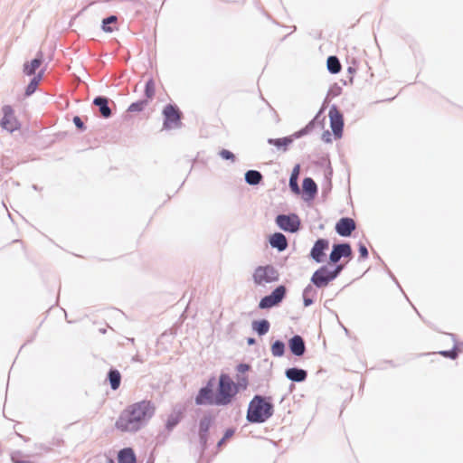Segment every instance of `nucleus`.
<instances>
[{"instance_id": "obj_1", "label": "nucleus", "mask_w": 463, "mask_h": 463, "mask_svg": "<svg viewBox=\"0 0 463 463\" xmlns=\"http://www.w3.org/2000/svg\"><path fill=\"white\" fill-rule=\"evenodd\" d=\"M155 412L156 407L152 401L135 402L121 411L115 427L123 432H137L148 422Z\"/></svg>"}, {"instance_id": "obj_2", "label": "nucleus", "mask_w": 463, "mask_h": 463, "mask_svg": "<svg viewBox=\"0 0 463 463\" xmlns=\"http://www.w3.org/2000/svg\"><path fill=\"white\" fill-rule=\"evenodd\" d=\"M274 414V404L270 396L256 394L248 405L246 420L249 423L266 422Z\"/></svg>"}, {"instance_id": "obj_3", "label": "nucleus", "mask_w": 463, "mask_h": 463, "mask_svg": "<svg viewBox=\"0 0 463 463\" xmlns=\"http://www.w3.org/2000/svg\"><path fill=\"white\" fill-rule=\"evenodd\" d=\"M238 394V390L234 386V381L225 373L219 376L217 388L215 391L218 406H227L231 404Z\"/></svg>"}, {"instance_id": "obj_4", "label": "nucleus", "mask_w": 463, "mask_h": 463, "mask_svg": "<svg viewBox=\"0 0 463 463\" xmlns=\"http://www.w3.org/2000/svg\"><path fill=\"white\" fill-rule=\"evenodd\" d=\"M215 420L216 417L211 411H206L199 420L197 435L201 455L209 448L210 430L215 423Z\"/></svg>"}, {"instance_id": "obj_5", "label": "nucleus", "mask_w": 463, "mask_h": 463, "mask_svg": "<svg viewBox=\"0 0 463 463\" xmlns=\"http://www.w3.org/2000/svg\"><path fill=\"white\" fill-rule=\"evenodd\" d=\"M163 129L170 130L182 127L183 113L176 104H166L162 111Z\"/></svg>"}, {"instance_id": "obj_6", "label": "nucleus", "mask_w": 463, "mask_h": 463, "mask_svg": "<svg viewBox=\"0 0 463 463\" xmlns=\"http://www.w3.org/2000/svg\"><path fill=\"white\" fill-rule=\"evenodd\" d=\"M214 384L215 377L212 376L206 383L198 390V392L194 397V403L197 406H218L214 392Z\"/></svg>"}, {"instance_id": "obj_7", "label": "nucleus", "mask_w": 463, "mask_h": 463, "mask_svg": "<svg viewBox=\"0 0 463 463\" xmlns=\"http://www.w3.org/2000/svg\"><path fill=\"white\" fill-rule=\"evenodd\" d=\"M252 279L256 285L272 283L279 279V273L273 265L267 264L258 266L252 274Z\"/></svg>"}, {"instance_id": "obj_8", "label": "nucleus", "mask_w": 463, "mask_h": 463, "mask_svg": "<svg viewBox=\"0 0 463 463\" xmlns=\"http://www.w3.org/2000/svg\"><path fill=\"white\" fill-rule=\"evenodd\" d=\"M286 296V286L279 285L269 294L260 298L258 307L260 309H269L278 307L285 299Z\"/></svg>"}, {"instance_id": "obj_9", "label": "nucleus", "mask_w": 463, "mask_h": 463, "mask_svg": "<svg viewBox=\"0 0 463 463\" xmlns=\"http://www.w3.org/2000/svg\"><path fill=\"white\" fill-rule=\"evenodd\" d=\"M275 223L280 230L289 233L298 232L301 228L300 218L295 213L278 214L275 218Z\"/></svg>"}, {"instance_id": "obj_10", "label": "nucleus", "mask_w": 463, "mask_h": 463, "mask_svg": "<svg viewBox=\"0 0 463 463\" xmlns=\"http://www.w3.org/2000/svg\"><path fill=\"white\" fill-rule=\"evenodd\" d=\"M3 117L0 119V127L9 133L19 130L22 127L21 122L14 115V109L11 105H4L1 109Z\"/></svg>"}, {"instance_id": "obj_11", "label": "nucleus", "mask_w": 463, "mask_h": 463, "mask_svg": "<svg viewBox=\"0 0 463 463\" xmlns=\"http://www.w3.org/2000/svg\"><path fill=\"white\" fill-rule=\"evenodd\" d=\"M353 257L354 253L350 242H335L329 254L328 264H336L342 258L351 260Z\"/></svg>"}, {"instance_id": "obj_12", "label": "nucleus", "mask_w": 463, "mask_h": 463, "mask_svg": "<svg viewBox=\"0 0 463 463\" xmlns=\"http://www.w3.org/2000/svg\"><path fill=\"white\" fill-rule=\"evenodd\" d=\"M330 128L335 139L341 138L343 136L345 121L343 113L335 104L329 108L328 112Z\"/></svg>"}, {"instance_id": "obj_13", "label": "nucleus", "mask_w": 463, "mask_h": 463, "mask_svg": "<svg viewBox=\"0 0 463 463\" xmlns=\"http://www.w3.org/2000/svg\"><path fill=\"white\" fill-rule=\"evenodd\" d=\"M334 280L335 279L330 272L328 265L320 266L317 270H315L310 279V282L317 288H324Z\"/></svg>"}, {"instance_id": "obj_14", "label": "nucleus", "mask_w": 463, "mask_h": 463, "mask_svg": "<svg viewBox=\"0 0 463 463\" xmlns=\"http://www.w3.org/2000/svg\"><path fill=\"white\" fill-rule=\"evenodd\" d=\"M329 249V240L318 238L313 244L308 257L316 263H323L326 258V250Z\"/></svg>"}, {"instance_id": "obj_15", "label": "nucleus", "mask_w": 463, "mask_h": 463, "mask_svg": "<svg viewBox=\"0 0 463 463\" xmlns=\"http://www.w3.org/2000/svg\"><path fill=\"white\" fill-rule=\"evenodd\" d=\"M186 407L182 403H176L172 412L167 416L165 428L167 432L173 431L184 418Z\"/></svg>"}, {"instance_id": "obj_16", "label": "nucleus", "mask_w": 463, "mask_h": 463, "mask_svg": "<svg viewBox=\"0 0 463 463\" xmlns=\"http://www.w3.org/2000/svg\"><path fill=\"white\" fill-rule=\"evenodd\" d=\"M356 230V222L351 217H342L340 218L335 225V232L345 238L351 237L352 233Z\"/></svg>"}, {"instance_id": "obj_17", "label": "nucleus", "mask_w": 463, "mask_h": 463, "mask_svg": "<svg viewBox=\"0 0 463 463\" xmlns=\"http://www.w3.org/2000/svg\"><path fill=\"white\" fill-rule=\"evenodd\" d=\"M288 346L292 355L301 357L307 351L306 342L299 335H294L288 341Z\"/></svg>"}, {"instance_id": "obj_18", "label": "nucleus", "mask_w": 463, "mask_h": 463, "mask_svg": "<svg viewBox=\"0 0 463 463\" xmlns=\"http://www.w3.org/2000/svg\"><path fill=\"white\" fill-rule=\"evenodd\" d=\"M302 198L305 202H312L318 192L317 183L311 177H305L302 181Z\"/></svg>"}, {"instance_id": "obj_19", "label": "nucleus", "mask_w": 463, "mask_h": 463, "mask_svg": "<svg viewBox=\"0 0 463 463\" xmlns=\"http://www.w3.org/2000/svg\"><path fill=\"white\" fill-rule=\"evenodd\" d=\"M110 99L106 96H97L93 99L92 104L98 107L100 116L103 118H109L113 116V112L109 108Z\"/></svg>"}, {"instance_id": "obj_20", "label": "nucleus", "mask_w": 463, "mask_h": 463, "mask_svg": "<svg viewBox=\"0 0 463 463\" xmlns=\"http://www.w3.org/2000/svg\"><path fill=\"white\" fill-rule=\"evenodd\" d=\"M268 241L270 247L276 249L279 252L286 250L288 247L287 237L279 232L270 234L268 238Z\"/></svg>"}, {"instance_id": "obj_21", "label": "nucleus", "mask_w": 463, "mask_h": 463, "mask_svg": "<svg viewBox=\"0 0 463 463\" xmlns=\"http://www.w3.org/2000/svg\"><path fill=\"white\" fill-rule=\"evenodd\" d=\"M43 62V54L41 51L37 52L35 57L30 61H26L24 64L23 71L27 76H34L36 75V71Z\"/></svg>"}, {"instance_id": "obj_22", "label": "nucleus", "mask_w": 463, "mask_h": 463, "mask_svg": "<svg viewBox=\"0 0 463 463\" xmlns=\"http://www.w3.org/2000/svg\"><path fill=\"white\" fill-rule=\"evenodd\" d=\"M285 376L292 383H303L307 378V371L297 366L285 370Z\"/></svg>"}, {"instance_id": "obj_23", "label": "nucleus", "mask_w": 463, "mask_h": 463, "mask_svg": "<svg viewBox=\"0 0 463 463\" xmlns=\"http://www.w3.org/2000/svg\"><path fill=\"white\" fill-rule=\"evenodd\" d=\"M121 380L120 372L114 367L109 368L106 375V382L109 383L112 391H117L120 387Z\"/></svg>"}, {"instance_id": "obj_24", "label": "nucleus", "mask_w": 463, "mask_h": 463, "mask_svg": "<svg viewBox=\"0 0 463 463\" xmlns=\"http://www.w3.org/2000/svg\"><path fill=\"white\" fill-rule=\"evenodd\" d=\"M118 463H137L135 450L131 447H126L118 452Z\"/></svg>"}, {"instance_id": "obj_25", "label": "nucleus", "mask_w": 463, "mask_h": 463, "mask_svg": "<svg viewBox=\"0 0 463 463\" xmlns=\"http://www.w3.org/2000/svg\"><path fill=\"white\" fill-rule=\"evenodd\" d=\"M267 142L269 145L274 146L277 150L283 153L287 152L292 145L291 138H289L288 136L279 138L269 137Z\"/></svg>"}, {"instance_id": "obj_26", "label": "nucleus", "mask_w": 463, "mask_h": 463, "mask_svg": "<svg viewBox=\"0 0 463 463\" xmlns=\"http://www.w3.org/2000/svg\"><path fill=\"white\" fill-rule=\"evenodd\" d=\"M299 173H300V165L297 164L294 165V167L291 171L290 176H289V180H288L289 189L295 194H300V193H301V190L298 185Z\"/></svg>"}, {"instance_id": "obj_27", "label": "nucleus", "mask_w": 463, "mask_h": 463, "mask_svg": "<svg viewBox=\"0 0 463 463\" xmlns=\"http://www.w3.org/2000/svg\"><path fill=\"white\" fill-rule=\"evenodd\" d=\"M44 75V70H41L36 75H34L30 82L27 84L24 90V97L28 98L32 96L37 90L40 81L43 80Z\"/></svg>"}, {"instance_id": "obj_28", "label": "nucleus", "mask_w": 463, "mask_h": 463, "mask_svg": "<svg viewBox=\"0 0 463 463\" xmlns=\"http://www.w3.org/2000/svg\"><path fill=\"white\" fill-rule=\"evenodd\" d=\"M315 288L316 287L310 283L303 289L302 298L304 307H307L314 304L317 295V291Z\"/></svg>"}, {"instance_id": "obj_29", "label": "nucleus", "mask_w": 463, "mask_h": 463, "mask_svg": "<svg viewBox=\"0 0 463 463\" xmlns=\"http://www.w3.org/2000/svg\"><path fill=\"white\" fill-rule=\"evenodd\" d=\"M252 330L259 335H265L270 328V323L266 318L256 319L251 323Z\"/></svg>"}, {"instance_id": "obj_30", "label": "nucleus", "mask_w": 463, "mask_h": 463, "mask_svg": "<svg viewBox=\"0 0 463 463\" xmlns=\"http://www.w3.org/2000/svg\"><path fill=\"white\" fill-rule=\"evenodd\" d=\"M244 180L246 184L256 186L260 184L263 180L262 174L258 170L250 169L244 174Z\"/></svg>"}, {"instance_id": "obj_31", "label": "nucleus", "mask_w": 463, "mask_h": 463, "mask_svg": "<svg viewBox=\"0 0 463 463\" xmlns=\"http://www.w3.org/2000/svg\"><path fill=\"white\" fill-rule=\"evenodd\" d=\"M449 335L452 337V339L454 341V346L449 350L439 351L438 354L445 358H449L450 360H456L458 357L459 353H461L462 350L458 349L459 344L456 340V335L449 334Z\"/></svg>"}, {"instance_id": "obj_32", "label": "nucleus", "mask_w": 463, "mask_h": 463, "mask_svg": "<svg viewBox=\"0 0 463 463\" xmlns=\"http://www.w3.org/2000/svg\"><path fill=\"white\" fill-rule=\"evenodd\" d=\"M326 69L330 74H337L342 70V64L336 55H329L326 59Z\"/></svg>"}, {"instance_id": "obj_33", "label": "nucleus", "mask_w": 463, "mask_h": 463, "mask_svg": "<svg viewBox=\"0 0 463 463\" xmlns=\"http://www.w3.org/2000/svg\"><path fill=\"white\" fill-rule=\"evenodd\" d=\"M270 352L275 357H282L286 352V344L280 339L274 340L270 344Z\"/></svg>"}, {"instance_id": "obj_34", "label": "nucleus", "mask_w": 463, "mask_h": 463, "mask_svg": "<svg viewBox=\"0 0 463 463\" xmlns=\"http://www.w3.org/2000/svg\"><path fill=\"white\" fill-rule=\"evenodd\" d=\"M118 22V16L115 14H110L101 21V30L104 33H113L115 30H117V27L111 26L112 24H116Z\"/></svg>"}, {"instance_id": "obj_35", "label": "nucleus", "mask_w": 463, "mask_h": 463, "mask_svg": "<svg viewBox=\"0 0 463 463\" xmlns=\"http://www.w3.org/2000/svg\"><path fill=\"white\" fill-rule=\"evenodd\" d=\"M155 94H156L155 81L152 78H150L146 81V84H145V90H144L145 99H147L148 101L153 99V98L155 97Z\"/></svg>"}, {"instance_id": "obj_36", "label": "nucleus", "mask_w": 463, "mask_h": 463, "mask_svg": "<svg viewBox=\"0 0 463 463\" xmlns=\"http://www.w3.org/2000/svg\"><path fill=\"white\" fill-rule=\"evenodd\" d=\"M149 101L147 99H140L135 102H132L128 108V112H142L145 108L148 105Z\"/></svg>"}, {"instance_id": "obj_37", "label": "nucleus", "mask_w": 463, "mask_h": 463, "mask_svg": "<svg viewBox=\"0 0 463 463\" xmlns=\"http://www.w3.org/2000/svg\"><path fill=\"white\" fill-rule=\"evenodd\" d=\"M312 130V124H307L304 128L289 135L288 137L291 138V142L293 143L295 140L309 134Z\"/></svg>"}, {"instance_id": "obj_38", "label": "nucleus", "mask_w": 463, "mask_h": 463, "mask_svg": "<svg viewBox=\"0 0 463 463\" xmlns=\"http://www.w3.org/2000/svg\"><path fill=\"white\" fill-rule=\"evenodd\" d=\"M236 382H234V386L238 390V393L240 391H244L249 386V378L246 375L236 374L235 376Z\"/></svg>"}, {"instance_id": "obj_39", "label": "nucleus", "mask_w": 463, "mask_h": 463, "mask_svg": "<svg viewBox=\"0 0 463 463\" xmlns=\"http://www.w3.org/2000/svg\"><path fill=\"white\" fill-rule=\"evenodd\" d=\"M235 433V429L234 428H227L224 432H223V436L222 437V439H219V441L217 442V449H220L222 448V446L225 445L226 441L231 439Z\"/></svg>"}, {"instance_id": "obj_40", "label": "nucleus", "mask_w": 463, "mask_h": 463, "mask_svg": "<svg viewBox=\"0 0 463 463\" xmlns=\"http://www.w3.org/2000/svg\"><path fill=\"white\" fill-rule=\"evenodd\" d=\"M331 265L334 266V268L330 269V272H331L334 279H335L336 278L339 277V275L342 273V271L345 269V263L336 262V264H331Z\"/></svg>"}, {"instance_id": "obj_41", "label": "nucleus", "mask_w": 463, "mask_h": 463, "mask_svg": "<svg viewBox=\"0 0 463 463\" xmlns=\"http://www.w3.org/2000/svg\"><path fill=\"white\" fill-rule=\"evenodd\" d=\"M322 113H323V109H321L317 114L316 116L307 123V124H312V127H313V129L317 126V125H320L322 128L324 127V120H325V118H321L322 116Z\"/></svg>"}, {"instance_id": "obj_42", "label": "nucleus", "mask_w": 463, "mask_h": 463, "mask_svg": "<svg viewBox=\"0 0 463 463\" xmlns=\"http://www.w3.org/2000/svg\"><path fill=\"white\" fill-rule=\"evenodd\" d=\"M357 246H358V252H359L358 260L361 261V260H366L369 256V251H368L367 247L362 241H359Z\"/></svg>"}, {"instance_id": "obj_43", "label": "nucleus", "mask_w": 463, "mask_h": 463, "mask_svg": "<svg viewBox=\"0 0 463 463\" xmlns=\"http://www.w3.org/2000/svg\"><path fill=\"white\" fill-rule=\"evenodd\" d=\"M219 156L223 160H230L232 162H234L236 160L235 155L232 151L225 148H222V150L219 151Z\"/></svg>"}, {"instance_id": "obj_44", "label": "nucleus", "mask_w": 463, "mask_h": 463, "mask_svg": "<svg viewBox=\"0 0 463 463\" xmlns=\"http://www.w3.org/2000/svg\"><path fill=\"white\" fill-rule=\"evenodd\" d=\"M342 93V88L337 84L334 83L328 90L327 96L332 98L338 97Z\"/></svg>"}, {"instance_id": "obj_45", "label": "nucleus", "mask_w": 463, "mask_h": 463, "mask_svg": "<svg viewBox=\"0 0 463 463\" xmlns=\"http://www.w3.org/2000/svg\"><path fill=\"white\" fill-rule=\"evenodd\" d=\"M72 122L80 132H84L87 129L85 123L80 116H74Z\"/></svg>"}, {"instance_id": "obj_46", "label": "nucleus", "mask_w": 463, "mask_h": 463, "mask_svg": "<svg viewBox=\"0 0 463 463\" xmlns=\"http://www.w3.org/2000/svg\"><path fill=\"white\" fill-rule=\"evenodd\" d=\"M332 181L324 180L322 184V197L326 198L332 190Z\"/></svg>"}, {"instance_id": "obj_47", "label": "nucleus", "mask_w": 463, "mask_h": 463, "mask_svg": "<svg viewBox=\"0 0 463 463\" xmlns=\"http://www.w3.org/2000/svg\"><path fill=\"white\" fill-rule=\"evenodd\" d=\"M237 374L244 375L245 373L250 371L251 365L247 363H240L235 367Z\"/></svg>"}, {"instance_id": "obj_48", "label": "nucleus", "mask_w": 463, "mask_h": 463, "mask_svg": "<svg viewBox=\"0 0 463 463\" xmlns=\"http://www.w3.org/2000/svg\"><path fill=\"white\" fill-rule=\"evenodd\" d=\"M332 177H333V168L329 162L325 169V172H324V180L332 181Z\"/></svg>"}, {"instance_id": "obj_49", "label": "nucleus", "mask_w": 463, "mask_h": 463, "mask_svg": "<svg viewBox=\"0 0 463 463\" xmlns=\"http://www.w3.org/2000/svg\"><path fill=\"white\" fill-rule=\"evenodd\" d=\"M379 260H381V262L383 263V265L384 266L385 269H386V272L388 273L389 277L396 283V285L402 289L401 288V285L399 284L397 279L395 278V276L393 275V273L388 269V267L386 266V264L383 262V260L378 256Z\"/></svg>"}, {"instance_id": "obj_50", "label": "nucleus", "mask_w": 463, "mask_h": 463, "mask_svg": "<svg viewBox=\"0 0 463 463\" xmlns=\"http://www.w3.org/2000/svg\"><path fill=\"white\" fill-rule=\"evenodd\" d=\"M331 137H332L331 133L328 130H325L322 134L321 138L325 143H331L332 142Z\"/></svg>"}, {"instance_id": "obj_51", "label": "nucleus", "mask_w": 463, "mask_h": 463, "mask_svg": "<svg viewBox=\"0 0 463 463\" xmlns=\"http://www.w3.org/2000/svg\"><path fill=\"white\" fill-rule=\"evenodd\" d=\"M17 454H18V455H21V452H19V451H18V452H16V453H14V454H13V455H12V457H11L12 461H13L14 463H35V462L31 461V460L17 459V458H16V455H17Z\"/></svg>"}, {"instance_id": "obj_52", "label": "nucleus", "mask_w": 463, "mask_h": 463, "mask_svg": "<svg viewBox=\"0 0 463 463\" xmlns=\"http://www.w3.org/2000/svg\"><path fill=\"white\" fill-rule=\"evenodd\" d=\"M355 71H356V69L354 66H349L347 68V73L351 75V77L349 79L350 82H353V80H354L353 75L355 73Z\"/></svg>"}, {"instance_id": "obj_53", "label": "nucleus", "mask_w": 463, "mask_h": 463, "mask_svg": "<svg viewBox=\"0 0 463 463\" xmlns=\"http://www.w3.org/2000/svg\"><path fill=\"white\" fill-rule=\"evenodd\" d=\"M132 362H137V363H143L144 360L143 358L139 355V354H135L132 359H131Z\"/></svg>"}, {"instance_id": "obj_54", "label": "nucleus", "mask_w": 463, "mask_h": 463, "mask_svg": "<svg viewBox=\"0 0 463 463\" xmlns=\"http://www.w3.org/2000/svg\"><path fill=\"white\" fill-rule=\"evenodd\" d=\"M257 340L254 337H248L247 338V344L248 345H256Z\"/></svg>"}, {"instance_id": "obj_55", "label": "nucleus", "mask_w": 463, "mask_h": 463, "mask_svg": "<svg viewBox=\"0 0 463 463\" xmlns=\"http://www.w3.org/2000/svg\"><path fill=\"white\" fill-rule=\"evenodd\" d=\"M234 326H235L234 322L230 323L227 327V331L230 333L233 329Z\"/></svg>"}, {"instance_id": "obj_56", "label": "nucleus", "mask_w": 463, "mask_h": 463, "mask_svg": "<svg viewBox=\"0 0 463 463\" xmlns=\"http://www.w3.org/2000/svg\"><path fill=\"white\" fill-rule=\"evenodd\" d=\"M343 326V328H344L345 332L346 334H348V333H349V330H348L346 327H345L344 326Z\"/></svg>"}, {"instance_id": "obj_57", "label": "nucleus", "mask_w": 463, "mask_h": 463, "mask_svg": "<svg viewBox=\"0 0 463 463\" xmlns=\"http://www.w3.org/2000/svg\"><path fill=\"white\" fill-rule=\"evenodd\" d=\"M128 340L129 341V343H134V341H135L134 338H128Z\"/></svg>"}, {"instance_id": "obj_58", "label": "nucleus", "mask_w": 463, "mask_h": 463, "mask_svg": "<svg viewBox=\"0 0 463 463\" xmlns=\"http://www.w3.org/2000/svg\"><path fill=\"white\" fill-rule=\"evenodd\" d=\"M33 188L34 190H38V186H37V184H33Z\"/></svg>"}, {"instance_id": "obj_59", "label": "nucleus", "mask_w": 463, "mask_h": 463, "mask_svg": "<svg viewBox=\"0 0 463 463\" xmlns=\"http://www.w3.org/2000/svg\"><path fill=\"white\" fill-rule=\"evenodd\" d=\"M100 332H101L102 334H105V333H106V329H100Z\"/></svg>"}]
</instances>
